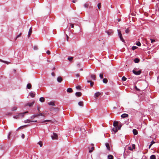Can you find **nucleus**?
<instances>
[{
  "label": "nucleus",
  "instance_id": "34",
  "mask_svg": "<svg viewBox=\"0 0 159 159\" xmlns=\"http://www.w3.org/2000/svg\"><path fill=\"white\" fill-rule=\"evenodd\" d=\"M52 122V121L51 120H45L44 121H43L40 122V123H43V122Z\"/></svg>",
  "mask_w": 159,
  "mask_h": 159
},
{
  "label": "nucleus",
  "instance_id": "40",
  "mask_svg": "<svg viewBox=\"0 0 159 159\" xmlns=\"http://www.w3.org/2000/svg\"><path fill=\"white\" fill-rule=\"evenodd\" d=\"M38 49V48L37 46H34V50H37Z\"/></svg>",
  "mask_w": 159,
  "mask_h": 159
},
{
  "label": "nucleus",
  "instance_id": "3",
  "mask_svg": "<svg viewBox=\"0 0 159 159\" xmlns=\"http://www.w3.org/2000/svg\"><path fill=\"white\" fill-rule=\"evenodd\" d=\"M103 93L102 92H97L95 93L94 95V97L97 98V97H99L100 95H102Z\"/></svg>",
  "mask_w": 159,
  "mask_h": 159
},
{
  "label": "nucleus",
  "instance_id": "61",
  "mask_svg": "<svg viewBox=\"0 0 159 159\" xmlns=\"http://www.w3.org/2000/svg\"><path fill=\"white\" fill-rule=\"evenodd\" d=\"M39 99H45L44 97H42L39 98Z\"/></svg>",
  "mask_w": 159,
  "mask_h": 159
},
{
  "label": "nucleus",
  "instance_id": "64",
  "mask_svg": "<svg viewBox=\"0 0 159 159\" xmlns=\"http://www.w3.org/2000/svg\"><path fill=\"white\" fill-rule=\"evenodd\" d=\"M44 100H40V101L42 102H43L44 101Z\"/></svg>",
  "mask_w": 159,
  "mask_h": 159
},
{
  "label": "nucleus",
  "instance_id": "37",
  "mask_svg": "<svg viewBox=\"0 0 159 159\" xmlns=\"http://www.w3.org/2000/svg\"><path fill=\"white\" fill-rule=\"evenodd\" d=\"M38 144H39L40 147H41L42 146L43 143L41 141H40L38 143Z\"/></svg>",
  "mask_w": 159,
  "mask_h": 159
},
{
  "label": "nucleus",
  "instance_id": "23",
  "mask_svg": "<svg viewBox=\"0 0 159 159\" xmlns=\"http://www.w3.org/2000/svg\"><path fill=\"white\" fill-rule=\"evenodd\" d=\"M78 105L80 106H83L84 105L83 102L80 101L78 102Z\"/></svg>",
  "mask_w": 159,
  "mask_h": 159
},
{
  "label": "nucleus",
  "instance_id": "27",
  "mask_svg": "<svg viewBox=\"0 0 159 159\" xmlns=\"http://www.w3.org/2000/svg\"><path fill=\"white\" fill-rule=\"evenodd\" d=\"M150 159H156V156L154 155H152L150 156Z\"/></svg>",
  "mask_w": 159,
  "mask_h": 159
},
{
  "label": "nucleus",
  "instance_id": "46",
  "mask_svg": "<svg viewBox=\"0 0 159 159\" xmlns=\"http://www.w3.org/2000/svg\"><path fill=\"white\" fill-rule=\"evenodd\" d=\"M76 88L77 89H81V87L80 86H78L76 87Z\"/></svg>",
  "mask_w": 159,
  "mask_h": 159
},
{
  "label": "nucleus",
  "instance_id": "47",
  "mask_svg": "<svg viewBox=\"0 0 159 159\" xmlns=\"http://www.w3.org/2000/svg\"><path fill=\"white\" fill-rule=\"evenodd\" d=\"M117 126V128L118 129H120V128L121 127V125H118V126Z\"/></svg>",
  "mask_w": 159,
  "mask_h": 159
},
{
  "label": "nucleus",
  "instance_id": "62",
  "mask_svg": "<svg viewBox=\"0 0 159 159\" xmlns=\"http://www.w3.org/2000/svg\"><path fill=\"white\" fill-rule=\"evenodd\" d=\"M76 1H76V0H73L72 1V2H73V3H75V2H76Z\"/></svg>",
  "mask_w": 159,
  "mask_h": 159
},
{
  "label": "nucleus",
  "instance_id": "6",
  "mask_svg": "<svg viewBox=\"0 0 159 159\" xmlns=\"http://www.w3.org/2000/svg\"><path fill=\"white\" fill-rule=\"evenodd\" d=\"M28 111H25V112H24L23 113H20L19 114V116L20 117V118H23L24 116V114L27 113H28Z\"/></svg>",
  "mask_w": 159,
  "mask_h": 159
},
{
  "label": "nucleus",
  "instance_id": "21",
  "mask_svg": "<svg viewBox=\"0 0 159 159\" xmlns=\"http://www.w3.org/2000/svg\"><path fill=\"white\" fill-rule=\"evenodd\" d=\"M49 105L54 106L55 105L54 102H51L48 103Z\"/></svg>",
  "mask_w": 159,
  "mask_h": 159
},
{
  "label": "nucleus",
  "instance_id": "54",
  "mask_svg": "<svg viewBox=\"0 0 159 159\" xmlns=\"http://www.w3.org/2000/svg\"><path fill=\"white\" fill-rule=\"evenodd\" d=\"M155 143V142H154V141H152V142H151L150 144H152V145L154 143Z\"/></svg>",
  "mask_w": 159,
  "mask_h": 159
},
{
  "label": "nucleus",
  "instance_id": "13",
  "mask_svg": "<svg viewBox=\"0 0 159 159\" xmlns=\"http://www.w3.org/2000/svg\"><path fill=\"white\" fill-rule=\"evenodd\" d=\"M66 91L68 93H71L73 92V90L71 88H69L67 89Z\"/></svg>",
  "mask_w": 159,
  "mask_h": 159
},
{
  "label": "nucleus",
  "instance_id": "38",
  "mask_svg": "<svg viewBox=\"0 0 159 159\" xmlns=\"http://www.w3.org/2000/svg\"><path fill=\"white\" fill-rule=\"evenodd\" d=\"M126 78L124 76H123L122 78V81H125L126 80Z\"/></svg>",
  "mask_w": 159,
  "mask_h": 159
},
{
  "label": "nucleus",
  "instance_id": "48",
  "mask_svg": "<svg viewBox=\"0 0 159 159\" xmlns=\"http://www.w3.org/2000/svg\"><path fill=\"white\" fill-rule=\"evenodd\" d=\"M132 149H135V145L134 144H133L132 145Z\"/></svg>",
  "mask_w": 159,
  "mask_h": 159
},
{
  "label": "nucleus",
  "instance_id": "57",
  "mask_svg": "<svg viewBox=\"0 0 159 159\" xmlns=\"http://www.w3.org/2000/svg\"><path fill=\"white\" fill-rule=\"evenodd\" d=\"M25 136V135L24 134H22V135H21V137L23 139L24 138Z\"/></svg>",
  "mask_w": 159,
  "mask_h": 159
},
{
  "label": "nucleus",
  "instance_id": "18",
  "mask_svg": "<svg viewBox=\"0 0 159 159\" xmlns=\"http://www.w3.org/2000/svg\"><path fill=\"white\" fill-rule=\"evenodd\" d=\"M39 116H40V114H39V113H38V114L34 115H33V116H32L31 117V118H34L35 117H37Z\"/></svg>",
  "mask_w": 159,
  "mask_h": 159
},
{
  "label": "nucleus",
  "instance_id": "44",
  "mask_svg": "<svg viewBox=\"0 0 159 159\" xmlns=\"http://www.w3.org/2000/svg\"><path fill=\"white\" fill-rule=\"evenodd\" d=\"M40 105H38L37 106V110L39 112H40Z\"/></svg>",
  "mask_w": 159,
  "mask_h": 159
},
{
  "label": "nucleus",
  "instance_id": "10",
  "mask_svg": "<svg viewBox=\"0 0 159 159\" xmlns=\"http://www.w3.org/2000/svg\"><path fill=\"white\" fill-rule=\"evenodd\" d=\"M75 94L76 97H79L82 95V93L81 92H77L75 93Z\"/></svg>",
  "mask_w": 159,
  "mask_h": 159
},
{
  "label": "nucleus",
  "instance_id": "17",
  "mask_svg": "<svg viewBox=\"0 0 159 159\" xmlns=\"http://www.w3.org/2000/svg\"><path fill=\"white\" fill-rule=\"evenodd\" d=\"M105 145L106 146V147L107 148V149L109 151H110V146H109V144L107 143L105 144Z\"/></svg>",
  "mask_w": 159,
  "mask_h": 159
},
{
  "label": "nucleus",
  "instance_id": "24",
  "mask_svg": "<svg viewBox=\"0 0 159 159\" xmlns=\"http://www.w3.org/2000/svg\"><path fill=\"white\" fill-rule=\"evenodd\" d=\"M91 77L93 80H96L95 75H91Z\"/></svg>",
  "mask_w": 159,
  "mask_h": 159
},
{
  "label": "nucleus",
  "instance_id": "5",
  "mask_svg": "<svg viewBox=\"0 0 159 159\" xmlns=\"http://www.w3.org/2000/svg\"><path fill=\"white\" fill-rule=\"evenodd\" d=\"M106 33H107V34L108 35H111L113 33V31H112V30H110L109 31H105Z\"/></svg>",
  "mask_w": 159,
  "mask_h": 159
},
{
  "label": "nucleus",
  "instance_id": "56",
  "mask_svg": "<svg viewBox=\"0 0 159 159\" xmlns=\"http://www.w3.org/2000/svg\"><path fill=\"white\" fill-rule=\"evenodd\" d=\"M76 76L77 77H79L80 76V75L79 74H77L76 75Z\"/></svg>",
  "mask_w": 159,
  "mask_h": 159
},
{
  "label": "nucleus",
  "instance_id": "29",
  "mask_svg": "<svg viewBox=\"0 0 159 159\" xmlns=\"http://www.w3.org/2000/svg\"><path fill=\"white\" fill-rule=\"evenodd\" d=\"M89 4L88 3H86L84 5V7L85 8L88 7H89Z\"/></svg>",
  "mask_w": 159,
  "mask_h": 159
},
{
  "label": "nucleus",
  "instance_id": "59",
  "mask_svg": "<svg viewBox=\"0 0 159 159\" xmlns=\"http://www.w3.org/2000/svg\"><path fill=\"white\" fill-rule=\"evenodd\" d=\"M135 88L137 90V91H139V89L136 86L135 87Z\"/></svg>",
  "mask_w": 159,
  "mask_h": 159
},
{
  "label": "nucleus",
  "instance_id": "55",
  "mask_svg": "<svg viewBox=\"0 0 159 159\" xmlns=\"http://www.w3.org/2000/svg\"><path fill=\"white\" fill-rule=\"evenodd\" d=\"M11 134V132H9V134H8V138L9 139L10 138V135Z\"/></svg>",
  "mask_w": 159,
  "mask_h": 159
},
{
  "label": "nucleus",
  "instance_id": "16",
  "mask_svg": "<svg viewBox=\"0 0 159 159\" xmlns=\"http://www.w3.org/2000/svg\"><path fill=\"white\" fill-rule=\"evenodd\" d=\"M133 132L134 135H137L138 133L137 130L136 129H134L133 130Z\"/></svg>",
  "mask_w": 159,
  "mask_h": 159
},
{
  "label": "nucleus",
  "instance_id": "25",
  "mask_svg": "<svg viewBox=\"0 0 159 159\" xmlns=\"http://www.w3.org/2000/svg\"><path fill=\"white\" fill-rule=\"evenodd\" d=\"M112 130L115 132V133H116L118 131L117 128L116 127L113 128Z\"/></svg>",
  "mask_w": 159,
  "mask_h": 159
},
{
  "label": "nucleus",
  "instance_id": "52",
  "mask_svg": "<svg viewBox=\"0 0 159 159\" xmlns=\"http://www.w3.org/2000/svg\"><path fill=\"white\" fill-rule=\"evenodd\" d=\"M51 75L53 76H54L55 75V74L54 72H52L51 73Z\"/></svg>",
  "mask_w": 159,
  "mask_h": 159
},
{
  "label": "nucleus",
  "instance_id": "41",
  "mask_svg": "<svg viewBox=\"0 0 159 159\" xmlns=\"http://www.w3.org/2000/svg\"><path fill=\"white\" fill-rule=\"evenodd\" d=\"M99 76L101 79H102L103 77V74L102 73V74H100V75H99Z\"/></svg>",
  "mask_w": 159,
  "mask_h": 159
},
{
  "label": "nucleus",
  "instance_id": "14",
  "mask_svg": "<svg viewBox=\"0 0 159 159\" xmlns=\"http://www.w3.org/2000/svg\"><path fill=\"white\" fill-rule=\"evenodd\" d=\"M34 121L37 122V120H35V121H31L30 120H25L24 122H25V123H29L30 122H34Z\"/></svg>",
  "mask_w": 159,
  "mask_h": 159
},
{
  "label": "nucleus",
  "instance_id": "42",
  "mask_svg": "<svg viewBox=\"0 0 159 159\" xmlns=\"http://www.w3.org/2000/svg\"><path fill=\"white\" fill-rule=\"evenodd\" d=\"M137 48H138V47H136V46H133L132 47V49L133 50H134L136 49Z\"/></svg>",
  "mask_w": 159,
  "mask_h": 159
},
{
  "label": "nucleus",
  "instance_id": "11",
  "mask_svg": "<svg viewBox=\"0 0 159 159\" xmlns=\"http://www.w3.org/2000/svg\"><path fill=\"white\" fill-rule=\"evenodd\" d=\"M62 80V78L61 76H59L57 78V81L58 82L60 83Z\"/></svg>",
  "mask_w": 159,
  "mask_h": 159
},
{
  "label": "nucleus",
  "instance_id": "31",
  "mask_svg": "<svg viewBox=\"0 0 159 159\" xmlns=\"http://www.w3.org/2000/svg\"><path fill=\"white\" fill-rule=\"evenodd\" d=\"M17 107H13L11 109V111H16L17 110Z\"/></svg>",
  "mask_w": 159,
  "mask_h": 159
},
{
  "label": "nucleus",
  "instance_id": "26",
  "mask_svg": "<svg viewBox=\"0 0 159 159\" xmlns=\"http://www.w3.org/2000/svg\"><path fill=\"white\" fill-rule=\"evenodd\" d=\"M32 85L30 84H28L27 85V87L28 89H30L31 88Z\"/></svg>",
  "mask_w": 159,
  "mask_h": 159
},
{
  "label": "nucleus",
  "instance_id": "4",
  "mask_svg": "<svg viewBox=\"0 0 159 159\" xmlns=\"http://www.w3.org/2000/svg\"><path fill=\"white\" fill-rule=\"evenodd\" d=\"M53 136H51L52 139H58L57 134L55 133H53Z\"/></svg>",
  "mask_w": 159,
  "mask_h": 159
},
{
  "label": "nucleus",
  "instance_id": "32",
  "mask_svg": "<svg viewBox=\"0 0 159 159\" xmlns=\"http://www.w3.org/2000/svg\"><path fill=\"white\" fill-rule=\"evenodd\" d=\"M21 34L22 33H20L19 34H18V35H17L16 38H15V40H16V39L19 38V37H20V36H21Z\"/></svg>",
  "mask_w": 159,
  "mask_h": 159
},
{
  "label": "nucleus",
  "instance_id": "22",
  "mask_svg": "<svg viewBox=\"0 0 159 159\" xmlns=\"http://www.w3.org/2000/svg\"><path fill=\"white\" fill-rule=\"evenodd\" d=\"M108 159H113V156L111 155H109L108 156Z\"/></svg>",
  "mask_w": 159,
  "mask_h": 159
},
{
  "label": "nucleus",
  "instance_id": "60",
  "mask_svg": "<svg viewBox=\"0 0 159 159\" xmlns=\"http://www.w3.org/2000/svg\"><path fill=\"white\" fill-rule=\"evenodd\" d=\"M66 38H67V41H68V39H69V37H68V36L66 34Z\"/></svg>",
  "mask_w": 159,
  "mask_h": 159
},
{
  "label": "nucleus",
  "instance_id": "30",
  "mask_svg": "<svg viewBox=\"0 0 159 159\" xmlns=\"http://www.w3.org/2000/svg\"><path fill=\"white\" fill-rule=\"evenodd\" d=\"M13 117L14 118L16 119H19L20 118V117L19 116V114L18 115L14 116Z\"/></svg>",
  "mask_w": 159,
  "mask_h": 159
},
{
  "label": "nucleus",
  "instance_id": "50",
  "mask_svg": "<svg viewBox=\"0 0 159 159\" xmlns=\"http://www.w3.org/2000/svg\"><path fill=\"white\" fill-rule=\"evenodd\" d=\"M150 39V40L151 41V43H153V42H155V40H154V39Z\"/></svg>",
  "mask_w": 159,
  "mask_h": 159
},
{
  "label": "nucleus",
  "instance_id": "1",
  "mask_svg": "<svg viewBox=\"0 0 159 159\" xmlns=\"http://www.w3.org/2000/svg\"><path fill=\"white\" fill-rule=\"evenodd\" d=\"M137 70L136 68H134V70H133L132 71L133 73L135 75H139L141 73V70H139V71H136V70Z\"/></svg>",
  "mask_w": 159,
  "mask_h": 159
},
{
  "label": "nucleus",
  "instance_id": "36",
  "mask_svg": "<svg viewBox=\"0 0 159 159\" xmlns=\"http://www.w3.org/2000/svg\"><path fill=\"white\" fill-rule=\"evenodd\" d=\"M73 59V57H69L68 58V60L70 61H71Z\"/></svg>",
  "mask_w": 159,
  "mask_h": 159
},
{
  "label": "nucleus",
  "instance_id": "49",
  "mask_svg": "<svg viewBox=\"0 0 159 159\" xmlns=\"http://www.w3.org/2000/svg\"><path fill=\"white\" fill-rule=\"evenodd\" d=\"M46 53L49 55L50 54V52L49 50H48L46 52Z\"/></svg>",
  "mask_w": 159,
  "mask_h": 159
},
{
  "label": "nucleus",
  "instance_id": "7",
  "mask_svg": "<svg viewBox=\"0 0 159 159\" xmlns=\"http://www.w3.org/2000/svg\"><path fill=\"white\" fill-rule=\"evenodd\" d=\"M128 116H129V115L128 114H125V113H124L121 115V117L122 118H125L128 117Z\"/></svg>",
  "mask_w": 159,
  "mask_h": 159
},
{
  "label": "nucleus",
  "instance_id": "53",
  "mask_svg": "<svg viewBox=\"0 0 159 159\" xmlns=\"http://www.w3.org/2000/svg\"><path fill=\"white\" fill-rule=\"evenodd\" d=\"M70 26H71V27L72 28H73L74 27V24H70Z\"/></svg>",
  "mask_w": 159,
  "mask_h": 159
},
{
  "label": "nucleus",
  "instance_id": "12",
  "mask_svg": "<svg viewBox=\"0 0 159 159\" xmlns=\"http://www.w3.org/2000/svg\"><path fill=\"white\" fill-rule=\"evenodd\" d=\"M32 32V28H30L29 29V32H28V37H29L30 36Z\"/></svg>",
  "mask_w": 159,
  "mask_h": 159
},
{
  "label": "nucleus",
  "instance_id": "45",
  "mask_svg": "<svg viewBox=\"0 0 159 159\" xmlns=\"http://www.w3.org/2000/svg\"><path fill=\"white\" fill-rule=\"evenodd\" d=\"M129 30L127 29L126 30H125V33H126V34H128L129 33Z\"/></svg>",
  "mask_w": 159,
  "mask_h": 159
},
{
  "label": "nucleus",
  "instance_id": "28",
  "mask_svg": "<svg viewBox=\"0 0 159 159\" xmlns=\"http://www.w3.org/2000/svg\"><path fill=\"white\" fill-rule=\"evenodd\" d=\"M107 80L106 78H104L103 79V82L104 83H107Z\"/></svg>",
  "mask_w": 159,
  "mask_h": 159
},
{
  "label": "nucleus",
  "instance_id": "20",
  "mask_svg": "<svg viewBox=\"0 0 159 159\" xmlns=\"http://www.w3.org/2000/svg\"><path fill=\"white\" fill-rule=\"evenodd\" d=\"M139 61V59L138 58H136L134 60V61L136 63H138Z\"/></svg>",
  "mask_w": 159,
  "mask_h": 159
},
{
  "label": "nucleus",
  "instance_id": "63",
  "mask_svg": "<svg viewBox=\"0 0 159 159\" xmlns=\"http://www.w3.org/2000/svg\"><path fill=\"white\" fill-rule=\"evenodd\" d=\"M39 114H40V115L42 116L43 114V113L39 112Z\"/></svg>",
  "mask_w": 159,
  "mask_h": 159
},
{
  "label": "nucleus",
  "instance_id": "15",
  "mask_svg": "<svg viewBox=\"0 0 159 159\" xmlns=\"http://www.w3.org/2000/svg\"><path fill=\"white\" fill-rule=\"evenodd\" d=\"M118 122L116 121H114L113 123V125L116 127L117 126H118Z\"/></svg>",
  "mask_w": 159,
  "mask_h": 159
},
{
  "label": "nucleus",
  "instance_id": "58",
  "mask_svg": "<svg viewBox=\"0 0 159 159\" xmlns=\"http://www.w3.org/2000/svg\"><path fill=\"white\" fill-rule=\"evenodd\" d=\"M0 61H2V62H4V63H7H7H8V62H7V61H2V60H1L0 59Z\"/></svg>",
  "mask_w": 159,
  "mask_h": 159
},
{
  "label": "nucleus",
  "instance_id": "39",
  "mask_svg": "<svg viewBox=\"0 0 159 159\" xmlns=\"http://www.w3.org/2000/svg\"><path fill=\"white\" fill-rule=\"evenodd\" d=\"M81 65V64L80 63H78L76 65V67L77 68H80Z\"/></svg>",
  "mask_w": 159,
  "mask_h": 159
},
{
  "label": "nucleus",
  "instance_id": "9",
  "mask_svg": "<svg viewBox=\"0 0 159 159\" xmlns=\"http://www.w3.org/2000/svg\"><path fill=\"white\" fill-rule=\"evenodd\" d=\"M34 103V102H32L31 103H29L25 104V106H28L30 107H31L32 106V105H33V104Z\"/></svg>",
  "mask_w": 159,
  "mask_h": 159
},
{
  "label": "nucleus",
  "instance_id": "43",
  "mask_svg": "<svg viewBox=\"0 0 159 159\" xmlns=\"http://www.w3.org/2000/svg\"><path fill=\"white\" fill-rule=\"evenodd\" d=\"M136 44L139 46H140L141 45V44L139 42L136 43Z\"/></svg>",
  "mask_w": 159,
  "mask_h": 159
},
{
  "label": "nucleus",
  "instance_id": "19",
  "mask_svg": "<svg viewBox=\"0 0 159 159\" xmlns=\"http://www.w3.org/2000/svg\"><path fill=\"white\" fill-rule=\"evenodd\" d=\"M87 82L88 83H90V84L91 87H92L94 84V83L92 81L87 80Z\"/></svg>",
  "mask_w": 159,
  "mask_h": 159
},
{
  "label": "nucleus",
  "instance_id": "33",
  "mask_svg": "<svg viewBox=\"0 0 159 159\" xmlns=\"http://www.w3.org/2000/svg\"><path fill=\"white\" fill-rule=\"evenodd\" d=\"M94 149V148L93 147H92L91 148V149L89 150V153H91L93 152V151Z\"/></svg>",
  "mask_w": 159,
  "mask_h": 159
},
{
  "label": "nucleus",
  "instance_id": "8",
  "mask_svg": "<svg viewBox=\"0 0 159 159\" xmlns=\"http://www.w3.org/2000/svg\"><path fill=\"white\" fill-rule=\"evenodd\" d=\"M29 95L32 98H34L35 97V93L34 92H31L29 93Z\"/></svg>",
  "mask_w": 159,
  "mask_h": 159
},
{
  "label": "nucleus",
  "instance_id": "51",
  "mask_svg": "<svg viewBox=\"0 0 159 159\" xmlns=\"http://www.w3.org/2000/svg\"><path fill=\"white\" fill-rule=\"evenodd\" d=\"M128 149L129 150H131V151L133 150V149L131 147H128Z\"/></svg>",
  "mask_w": 159,
  "mask_h": 159
},
{
  "label": "nucleus",
  "instance_id": "35",
  "mask_svg": "<svg viewBox=\"0 0 159 159\" xmlns=\"http://www.w3.org/2000/svg\"><path fill=\"white\" fill-rule=\"evenodd\" d=\"M101 3H99L97 6L98 7L99 9H100L101 7Z\"/></svg>",
  "mask_w": 159,
  "mask_h": 159
},
{
  "label": "nucleus",
  "instance_id": "2",
  "mask_svg": "<svg viewBox=\"0 0 159 159\" xmlns=\"http://www.w3.org/2000/svg\"><path fill=\"white\" fill-rule=\"evenodd\" d=\"M118 33L119 36L121 40L123 42H125L124 40V39H123V38L122 37V35L121 34V31L119 30H118Z\"/></svg>",
  "mask_w": 159,
  "mask_h": 159
}]
</instances>
